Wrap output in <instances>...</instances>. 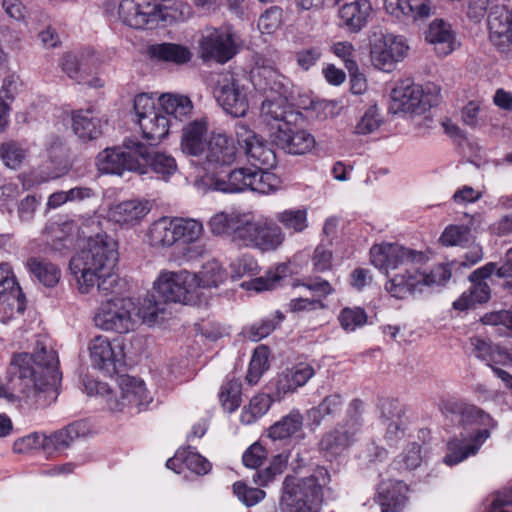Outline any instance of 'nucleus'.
<instances>
[{
    "label": "nucleus",
    "mask_w": 512,
    "mask_h": 512,
    "mask_svg": "<svg viewBox=\"0 0 512 512\" xmlns=\"http://www.w3.org/2000/svg\"><path fill=\"white\" fill-rule=\"evenodd\" d=\"M56 352L44 341L37 340L31 353L13 355L6 381H0V398L15 404L24 399L28 404L44 408L58 396L61 373Z\"/></svg>",
    "instance_id": "1"
},
{
    "label": "nucleus",
    "mask_w": 512,
    "mask_h": 512,
    "mask_svg": "<svg viewBox=\"0 0 512 512\" xmlns=\"http://www.w3.org/2000/svg\"><path fill=\"white\" fill-rule=\"evenodd\" d=\"M371 263L388 276L385 289L397 299H405L424 286L436 283L434 273L421 272L415 264L424 259L421 252L407 249L399 244L382 243L370 249Z\"/></svg>",
    "instance_id": "2"
},
{
    "label": "nucleus",
    "mask_w": 512,
    "mask_h": 512,
    "mask_svg": "<svg viewBox=\"0 0 512 512\" xmlns=\"http://www.w3.org/2000/svg\"><path fill=\"white\" fill-rule=\"evenodd\" d=\"M118 261L115 240L107 234L89 237L87 248L70 260V270L76 276L81 293L94 288L95 277L113 271Z\"/></svg>",
    "instance_id": "3"
},
{
    "label": "nucleus",
    "mask_w": 512,
    "mask_h": 512,
    "mask_svg": "<svg viewBox=\"0 0 512 512\" xmlns=\"http://www.w3.org/2000/svg\"><path fill=\"white\" fill-rule=\"evenodd\" d=\"M329 482L325 468H318L309 477H287L283 483L280 507L282 512H319L322 489Z\"/></svg>",
    "instance_id": "4"
},
{
    "label": "nucleus",
    "mask_w": 512,
    "mask_h": 512,
    "mask_svg": "<svg viewBox=\"0 0 512 512\" xmlns=\"http://www.w3.org/2000/svg\"><path fill=\"white\" fill-rule=\"evenodd\" d=\"M362 407L361 400L353 399L349 403L345 418L322 435L318 449L326 459H336L357 441L363 425Z\"/></svg>",
    "instance_id": "5"
},
{
    "label": "nucleus",
    "mask_w": 512,
    "mask_h": 512,
    "mask_svg": "<svg viewBox=\"0 0 512 512\" xmlns=\"http://www.w3.org/2000/svg\"><path fill=\"white\" fill-rule=\"evenodd\" d=\"M284 241L282 229L271 219H254L245 214L242 226L238 228L235 244L258 249L262 252L276 250Z\"/></svg>",
    "instance_id": "6"
},
{
    "label": "nucleus",
    "mask_w": 512,
    "mask_h": 512,
    "mask_svg": "<svg viewBox=\"0 0 512 512\" xmlns=\"http://www.w3.org/2000/svg\"><path fill=\"white\" fill-rule=\"evenodd\" d=\"M159 116L156 118V128H206L208 118L191 119L193 103L188 96L163 93L158 98Z\"/></svg>",
    "instance_id": "7"
},
{
    "label": "nucleus",
    "mask_w": 512,
    "mask_h": 512,
    "mask_svg": "<svg viewBox=\"0 0 512 512\" xmlns=\"http://www.w3.org/2000/svg\"><path fill=\"white\" fill-rule=\"evenodd\" d=\"M154 290L167 303L194 305L199 299L197 275L187 270L161 272L154 283Z\"/></svg>",
    "instance_id": "8"
},
{
    "label": "nucleus",
    "mask_w": 512,
    "mask_h": 512,
    "mask_svg": "<svg viewBox=\"0 0 512 512\" xmlns=\"http://www.w3.org/2000/svg\"><path fill=\"white\" fill-rule=\"evenodd\" d=\"M240 47L239 36L230 24L207 30V34L200 40L202 58L214 60L220 64L231 60L238 53Z\"/></svg>",
    "instance_id": "9"
},
{
    "label": "nucleus",
    "mask_w": 512,
    "mask_h": 512,
    "mask_svg": "<svg viewBox=\"0 0 512 512\" xmlns=\"http://www.w3.org/2000/svg\"><path fill=\"white\" fill-rule=\"evenodd\" d=\"M134 302L129 298H115L102 303L94 317L97 327L116 333H128L136 325Z\"/></svg>",
    "instance_id": "10"
},
{
    "label": "nucleus",
    "mask_w": 512,
    "mask_h": 512,
    "mask_svg": "<svg viewBox=\"0 0 512 512\" xmlns=\"http://www.w3.org/2000/svg\"><path fill=\"white\" fill-rule=\"evenodd\" d=\"M139 143L134 140H123L121 146L106 148L97 157V166L101 172L121 175L124 171L137 172Z\"/></svg>",
    "instance_id": "11"
},
{
    "label": "nucleus",
    "mask_w": 512,
    "mask_h": 512,
    "mask_svg": "<svg viewBox=\"0 0 512 512\" xmlns=\"http://www.w3.org/2000/svg\"><path fill=\"white\" fill-rule=\"evenodd\" d=\"M273 178L270 173L251 171L247 168H238L231 171L226 178H216L213 188L225 193H237L249 188L266 194L272 190L269 181Z\"/></svg>",
    "instance_id": "12"
},
{
    "label": "nucleus",
    "mask_w": 512,
    "mask_h": 512,
    "mask_svg": "<svg viewBox=\"0 0 512 512\" xmlns=\"http://www.w3.org/2000/svg\"><path fill=\"white\" fill-rule=\"evenodd\" d=\"M391 98L393 109L412 116L426 113L439 102L437 94L425 93L417 84L397 86L392 90Z\"/></svg>",
    "instance_id": "13"
},
{
    "label": "nucleus",
    "mask_w": 512,
    "mask_h": 512,
    "mask_svg": "<svg viewBox=\"0 0 512 512\" xmlns=\"http://www.w3.org/2000/svg\"><path fill=\"white\" fill-rule=\"evenodd\" d=\"M489 37L501 52L509 54L512 45V9L508 3L495 5L488 16Z\"/></svg>",
    "instance_id": "14"
},
{
    "label": "nucleus",
    "mask_w": 512,
    "mask_h": 512,
    "mask_svg": "<svg viewBox=\"0 0 512 512\" xmlns=\"http://www.w3.org/2000/svg\"><path fill=\"white\" fill-rule=\"evenodd\" d=\"M237 143L244 149L251 164L259 170L270 169L276 165V154L272 144L254 130H244L238 134Z\"/></svg>",
    "instance_id": "15"
},
{
    "label": "nucleus",
    "mask_w": 512,
    "mask_h": 512,
    "mask_svg": "<svg viewBox=\"0 0 512 512\" xmlns=\"http://www.w3.org/2000/svg\"><path fill=\"white\" fill-rule=\"evenodd\" d=\"M157 7L154 0H123L119 6V15L132 28L153 29L158 24Z\"/></svg>",
    "instance_id": "16"
},
{
    "label": "nucleus",
    "mask_w": 512,
    "mask_h": 512,
    "mask_svg": "<svg viewBox=\"0 0 512 512\" xmlns=\"http://www.w3.org/2000/svg\"><path fill=\"white\" fill-rule=\"evenodd\" d=\"M92 364L108 375H113L123 365V351L116 342L105 336H96L89 344Z\"/></svg>",
    "instance_id": "17"
},
{
    "label": "nucleus",
    "mask_w": 512,
    "mask_h": 512,
    "mask_svg": "<svg viewBox=\"0 0 512 512\" xmlns=\"http://www.w3.org/2000/svg\"><path fill=\"white\" fill-rule=\"evenodd\" d=\"M408 46L397 36L382 34L376 37L371 45V59L375 67L390 71L393 64L402 59Z\"/></svg>",
    "instance_id": "18"
},
{
    "label": "nucleus",
    "mask_w": 512,
    "mask_h": 512,
    "mask_svg": "<svg viewBox=\"0 0 512 512\" xmlns=\"http://www.w3.org/2000/svg\"><path fill=\"white\" fill-rule=\"evenodd\" d=\"M423 34L425 41L432 45L433 51L438 57H446L460 46L457 33L451 23L442 18L432 20Z\"/></svg>",
    "instance_id": "19"
},
{
    "label": "nucleus",
    "mask_w": 512,
    "mask_h": 512,
    "mask_svg": "<svg viewBox=\"0 0 512 512\" xmlns=\"http://www.w3.org/2000/svg\"><path fill=\"white\" fill-rule=\"evenodd\" d=\"M489 437V430L483 428L467 436L461 434L460 437L450 440L447 444L444 463L448 466H453L475 455Z\"/></svg>",
    "instance_id": "20"
},
{
    "label": "nucleus",
    "mask_w": 512,
    "mask_h": 512,
    "mask_svg": "<svg viewBox=\"0 0 512 512\" xmlns=\"http://www.w3.org/2000/svg\"><path fill=\"white\" fill-rule=\"evenodd\" d=\"M215 97L223 109L234 117H242L248 110V101L243 89L233 78H225L215 88Z\"/></svg>",
    "instance_id": "21"
},
{
    "label": "nucleus",
    "mask_w": 512,
    "mask_h": 512,
    "mask_svg": "<svg viewBox=\"0 0 512 512\" xmlns=\"http://www.w3.org/2000/svg\"><path fill=\"white\" fill-rule=\"evenodd\" d=\"M137 159L140 164L138 173L142 175L152 171L162 179H166L177 169L176 160L171 155L161 151L147 150L140 143Z\"/></svg>",
    "instance_id": "22"
},
{
    "label": "nucleus",
    "mask_w": 512,
    "mask_h": 512,
    "mask_svg": "<svg viewBox=\"0 0 512 512\" xmlns=\"http://www.w3.org/2000/svg\"><path fill=\"white\" fill-rule=\"evenodd\" d=\"M237 145V140L225 133L213 135L208 142L207 162L216 166L231 165L239 155Z\"/></svg>",
    "instance_id": "23"
},
{
    "label": "nucleus",
    "mask_w": 512,
    "mask_h": 512,
    "mask_svg": "<svg viewBox=\"0 0 512 512\" xmlns=\"http://www.w3.org/2000/svg\"><path fill=\"white\" fill-rule=\"evenodd\" d=\"M273 142L293 155L310 152L316 145L315 137L308 130H276Z\"/></svg>",
    "instance_id": "24"
},
{
    "label": "nucleus",
    "mask_w": 512,
    "mask_h": 512,
    "mask_svg": "<svg viewBox=\"0 0 512 512\" xmlns=\"http://www.w3.org/2000/svg\"><path fill=\"white\" fill-rule=\"evenodd\" d=\"M150 210L147 200H127L112 207L109 217L122 226L132 227L139 224Z\"/></svg>",
    "instance_id": "25"
},
{
    "label": "nucleus",
    "mask_w": 512,
    "mask_h": 512,
    "mask_svg": "<svg viewBox=\"0 0 512 512\" xmlns=\"http://www.w3.org/2000/svg\"><path fill=\"white\" fill-rule=\"evenodd\" d=\"M441 411L446 416H455L458 422L463 425L480 424L489 426L492 418L482 409L462 401H447L441 406Z\"/></svg>",
    "instance_id": "26"
},
{
    "label": "nucleus",
    "mask_w": 512,
    "mask_h": 512,
    "mask_svg": "<svg viewBox=\"0 0 512 512\" xmlns=\"http://www.w3.org/2000/svg\"><path fill=\"white\" fill-rule=\"evenodd\" d=\"M147 56L153 62L182 65L191 60L192 53L181 44L163 42L149 45Z\"/></svg>",
    "instance_id": "27"
},
{
    "label": "nucleus",
    "mask_w": 512,
    "mask_h": 512,
    "mask_svg": "<svg viewBox=\"0 0 512 512\" xmlns=\"http://www.w3.org/2000/svg\"><path fill=\"white\" fill-rule=\"evenodd\" d=\"M0 296L5 297L4 301L12 310L23 314L26 309L25 297L8 263L0 264Z\"/></svg>",
    "instance_id": "28"
},
{
    "label": "nucleus",
    "mask_w": 512,
    "mask_h": 512,
    "mask_svg": "<svg viewBox=\"0 0 512 512\" xmlns=\"http://www.w3.org/2000/svg\"><path fill=\"white\" fill-rule=\"evenodd\" d=\"M86 431L84 423L79 421L73 422L43 439L45 443L44 452L51 455L54 452L69 448L76 439L84 436Z\"/></svg>",
    "instance_id": "29"
},
{
    "label": "nucleus",
    "mask_w": 512,
    "mask_h": 512,
    "mask_svg": "<svg viewBox=\"0 0 512 512\" xmlns=\"http://www.w3.org/2000/svg\"><path fill=\"white\" fill-rule=\"evenodd\" d=\"M407 486L402 481H386L378 486V502L382 512H398L406 504Z\"/></svg>",
    "instance_id": "30"
},
{
    "label": "nucleus",
    "mask_w": 512,
    "mask_h": 512,
    "mask_svg": "<svg viewBox=\"0 0 512 512\" xmlns=\"http://www.w3.org/2000/svg\"><path fill=\"white\" fill-rule=\"evenodd\" d=\"M371 11L369 0H355L344 3L339 9V16L350 32H359L366 25Z\"/></svg>",
    "instance_id": "31"
},
{
    "label": "nucleus",
    "mask_w": 512,
    "mask_h": 512,
    "mask_svg": "<svg viewBox=\"0 0 512 512\" xmlns=\"http://www.w3.org/2000/svg\"><path fill=\"white\" fill-rule=\"evenodd\" d=\"M120 405L143 406L151 401V397L142 380L131 376H121L119 380Z\"/></svg>",
    "instance_id": "32"
},
{
    "label": "nucleus",
    "mask_w": 512,
    "mask_h": 512,
    "mask_svg": "<svg viewBox=\"0 0 512 512\" xmlns=\"http://www.w3.org/2000/svg\"><path fill=\"white\" fill-rule=\"evenodd\" d=\"M486 278H473L469 275L471 287L464 292L454 303L453 307L457 310H466L474 307L476 304H482L490 299V287L485 282Z\"/></svg>",
    "instance_id": "33"
},
{
    "label": "nucleus",
    "mask_w": 512,
    "mask_h": 512,
    "mask_svg": "<svg viewBox=\"0 0 512 512\" xmlns=\"http://www.w3.org/2000/svg\"><path fill=\"white\" fill-rule=\"evenodd\" d=\"M343 397L339 393L325 396L315 407L307 411V418L312 425L318 427L326 418L333 419L340 414L343 408Z\"/></svg>",
    "instance_id": "34"
},
{
    "label": "nucleus",
    "mask_w": 512,
    "mask_h": 512,
    "mask_svg": "<svg viewBox=\"0 0 512 512\" xmlns=\"http://www.w3.org/2000/svg\"><path fill=\"white\" fill-rule=\"evenodd\" d=\"M146 237L153 247L168 248L176 244L173 219L161 217L154 221L148 228Z\"/></svg>",
    "instance_id": "35"
},
{
    "label": "nucleus",
    "mask_w": 512,
    "mask_h": 512,
    "mask_svg": "<svg viewBox=\"0 0 512 512\" xmlns=\"http://www.w3.org/2000/svg\"><path fill=\"white\" fill-rule=\"evenodd\" d=\"M244 218L245 214L220 212L210 218L208 226L213 235H228L235 243L236 232L242 226Z\"/></svg>",
    "instance_id": "36"
},
{
    "label": "nucleus",
    "mask_w": 512,
    "mask_h": 512,
    "mask_svg": "<svg viewBox=\"0 0 512 512\" xmlns=\"http://www.w3.org/2000/svg\"><path fill=\"white\" fill-rule=\"evenodd\" d=\"M166 314L167 302H164L159 298L158 294L154 292L153 294H148L143 299L137 313H134L133 316L135 319L136 317L142 319L143 323L151 326L158 323L160 320H164Z\"/></svg>",
    "instance_id": "37"
},
{
    "label": "nucleus",
    "mask_w": 512,
    "mask_h": 512,
    "mask_svg": "<svg viewBox=\"0 0 512 512\" xmlns=\"http://www.w3.org/2000/svg\"><path fill=\"white\" fill-rule=\"evenodd\" d=\"M157 23L172 24L189 19L193 15L192 7L181 0H162L157 3Z\"/></svg>",
    "instance_id": "38"
},
{
    "label": "nucleus",
    "mask_w": 512,
    "mask_h": 512,
    "mask_svg": "<svg viewBox=\"0 0 512 512\" xmlns=\"http://www.w3.org/2000/svg\"><path fill=\"white\" fill-rule=\"evenodd\" d=\"M49 162L44 167L45 180L56 179L70 169L68 149L61 143H54L48 150Z\"/></svg>",
    "instance_id": "39"
},
{
    "label": "nucleus",
    "mask_w": 512,
    "mask_h": 512,
    "mask_svg": "<svg viewBox=\"0 0 512 512\" xmlns=\"http://www.w3.org/2000/svg\"><path fill=\"white\" fill-rule=\"evenodd\" d=\"M302 427V415L298 411H291L269 427L268 437L272 440H284L300 433Z\"/></svg>",
    "instance_id": "40"
},
{
    "label": "nucleus",
    "mask_w": 512,
    "mask_h": 512,
    "mask_svg": "<svg viewBox=\"0 0 512 512\" xmlns=\"http://www.w3.org/2000/svg\"><path fill=\"white\" fill-rule=\"evenodd\" d=\"M26 266L30 273L44 286L54 287L60 280L59 268L43 258L31 257Z\"/></svg>",
    "instance_id": "41"
},
{
    "label": "nucleus",
    "mask_w": 512,
    "mask_h": 512,
    "mask_svg": "<svg viewBox=\"0 0 512 512\" xmlns=\"http://www.w3.org/2000/svg\"><path fill=\"white\" fill-rule=\"evenodd\" d=\"M172 219L176 243H195L203 235L204 227L201 221L183 217H174Z\"/></svg>",
    "instance_id": "42"
},
{
    "label": "nucleus",
    "mask_w": 512,
    "mask_h": 512,
    "mask_svg": "<svg viewBox=\"0 0 512 512\" xmlns=\"http://www.w3.org/2000/svg\"><path fill=\"white\" fill-rule=\"evenodd\" d=\"M265 95V100L291 99L292 91L289 87V81L273 71H267L264 76V85L261 86Z\"/></svg>",
    "instance_id": "43"
},
{
    "label": "nucleus",
    "mask_w": 512,
    "mask_h": 512,
    "mask_svg": "<svg viewBox=\"0 0 512 512\" xmlns=\"http://www.w3.org/2000/svg\"><path fill=\"white\" fill-rule=\"evenodd\" d=\"M476 216L470 217L469 224L466 225H449L445 228L442 235L440 236V242L444 246H465L470 242L471 239V229L473 225V221H475Z\"/></svg>",
    "instance_id": "44"
},
{
    "label": "nucleus",
    "mask_w": 512,
    "mask_h": 512,
    "mask_svg": "<svg viewBox=\"0 0 512 512\" xmlns=\"http://www.w3.org/2000/svg\"><path fill=\"white\" fill-rule=\"evenodd\" d=\"M134 111L137 123L141 128L147 125L156 127V118L159 116V108L156 109L153 100L147 94H138L134 99Z\"/></svg>",
    "instance_id": "45"
},
{
    "label": "nucleus",
    "mask_w": 512,
    "mask_h": 512,
    "mask_svg": "<svg viewBox=\"0 0 512 512\" xmlns=\"http://www.w3.org/2000/svg\"><path fill=\"white\" fill-rule=\"evenodd\" d=\"M315 371L312 366L308 364H299L283 379L279 380V389L286 392H293L298 387L305 385L308 380L314 375Z\"/></svg>",
    "instance_id": "46"
},
{
    "label": "nucleus",
    "mask_w": 512,
    "mask_h": 512,
    "mask_svg": "<svg viewBox=\"0 0 512 512\" xmlns=\"http://www.w3.org/2000/svg\"><path fill=\"white\" fill-rule=\"evenodd\" d=\"M71 120L74 128H100L109 125L106 115L92 107L72 111Z\"/></svg>",
    "instance_id": "47"
},
{
    "label": "nucleus",
    "mask_w": 512,
    "mask_h": 512,
    "mask_svg": "<svg viewBox=\"0 0 512 512\" xmlns=\"http://www.w3.org/2000/svg\"><path fill=\"white\" fill-rule=\"evenodd\" d=\"M197 275L199 290L201 288L217 287L226 280V271L216 260L208 261L202 266Z\"/></svg>",
    "instance_id": "48"
},
{
    "label": "nucleus",
    "mask_w": 512,
    "mask_h": 512,
    "mask_svg": "<svg viewBox=\"0 0 512 512\" xmlns=\"http://www.w3.org/2000/svg\"><path fill=\"white\" fill-rule=\"evenodd\" d=\"M512 357L507 349L501 348L500 346H494L491 353V358L488 360V365L492 368L493 372L499 377L506 386L512 387V376L503 367L510 366Z\"/></svg>",
    "instance_id": "49"
},
{
    "label": "nucleus",
    "mask_w": 512,
    "mask_h": 512,
    "mask_svg": "<svg viewBox=\"0 0 512 512\" xmlns=\"http://www.w3.org/2000/svg\"><path fill=\"white\" fill-rule=\"evenodd\" d=\"M272 399L268 394L254 396L241 413V422L251 424L262 417L270 408Z\"/></svg>",
    "instance_id": "50"
},
{
    "label": "nucleus",
    "mask_w": 512,
    "mask_h": 512,
    "mask_svg": "<svg viewBox=\"0 0 512 512\" xmlns=\"http://www.w3.org/2000/svg\"><path fill=\"white\" fill-rule=\"evenodd\" d=\"M205 130H187L181 141L182 151L188 155L199 156L208 152V142L204 136Z\"/></svg>",
    "instance_id": "51"
},
{
    "label": "nucleus",
    "mask_w": 512,
    "mask_h": 512,
    "mask_svg": "<svg viewBox=\"0 0 512 512\" xmlns=\"http://www.w3.org/2000/svg\"><path fill=\"white\" fill-rule=\"evenodd\" d=\"M282 312L276 311L275 314L262 319L259 323L252 325L248 332V338L252 341H259L267 337L284 320Z\"/></svg>",
    "instance_id": "52"
},
{
    "label": "nucleus",
    "mask_w": 512,
    "mask_h": 512,
    "mask_svg": "<svg viewBox=\"0 0 512 512\" xmlns=\"http://www.w3.org/2000/svg\"><path fill=\"white\" fill-rule=\"evenodd\" d=\"M289 272V266L285 263L279 264L275 271H269L265 276L258 277L251 281L250 288L257 291H265L274 289L280 280Z\"/></svg>",
    "instance_id": "53"
},
{
    "label": "nucleus",
    "mask_w": 512,
    "mask_h": 512,
    "mask_svg": "<svg viewBox=\"0 0 512 512\" xmlns=\"http://www.w3.org/2000/svg\"><path fill=\"white\" fill-rule=\"evenodd\" d=\"M492 276L503 279L505 281L503 286L508 285L510 283L509 279L512 277V262L507 260L500 266L497 263L490 262L472 272L473 278L480 277L487 279Z\"/></svg>",
    "instance_id": "54"
},
{
    "label": "nucleus",
    "mask_w": 512,
    "mask_h": 512,
    "mask_svg": "<svg viewBox=\"0 0 512 512\" xmlns=\"http://www.w3.org/2000/svg\"><path fill=\"white\" fill-rule=\"evenodd\" d=\"M268 349L265 346L257 347L251 358L246 380L250 385L258 382L263 372L268 368Z\"/></svg>",
    "instance_id": "55"
},
{
    "label": "nucleus",
    "mask_w": 512,
    "mask_h": 512,
    "mask_svg": "<svg viewBox=\"0 0 512 512\" xmlns=\"http://www.w3.org/2000/svg\"><path fill=\"white\" fill-rule=\"evenodd\" d=\"M277 220L286 229L299 233L304 231L307 226V212L303 209L285 210L277 215Z\"/></svg>",
    "instance_id": "56"
},
{
    "label": "nucleus",
    "mask_w": 512,
    "mask_h": 512,
    "mask_svg": "<svg viewBox=\"0 0 512 512\" xmlns=\"http://www.w3.org/2000/svg\"><path fill=\"white\" fill-rule=\"evenodd\" d=\"M219 397L223 408L229 413L234 412L241 403V384L237 381L227 382L222 386Z\"/></svg>",
    "instance_id": "57"
},
{
    "label": "nucleus",
    "mask_w": 512,
    "mask_h": 512,
    "mask_svg": "<svg viewBox=\"0 0 512 512\" xmlns=\"http://www.w3.org/2000/svg\"><path fill=\"white\" fill-rule=\"evenodd\" d=\"M0 157L7 167L16 169L25 159L26 151L16 142L9 141L0 146Z\"/></svg>",
    "instance_id": "58"
},
{
    "label": "nucleus",
    "mask_w": 512,
    "mask_h": 512,
    "mask_svg": "<svg viewBox=\"0 0 512 512\" xmlns=\"http://www.w3.org/2000/svg\"><path fill=\"white\" fill-rule=\"evenodd\" d=\"M339 321L343 329L354 331L356 328L363 326L367 322V314L360 307L344 308L339 315Z\"/></svg>",
    "instance_id": "59"
},
{
    "label": "nucleus",
    "mask_w": 512,
    "mask_h": 512,
    "mask_svg": "<svg viewBox=\"0 0 512 512\" xmlns=\"http://www.w3.org/2000/svg\"><path fill=\"white\" fill-rule=\"evenodd\" d=\"M445 132L463 155L472 156L480 151L478 142L468 137L465 130H445Z\"/></svg>",
    "instance_id": "60"
},
{
    "label": "nucleus",
    "mask_w": 512,
    "mask_h": 512,
    "mask_svg": "<svg viewBox=\"0 0 512 512\" xmlns=\"http://www.w3.org/2000/svg\"><path fill=\"white\" fill-rule=\"evenodd\" d=\"M84 66L74 54L67 53L62 58L63 71L78 83L84 82V78L89 75Z\"/></svg>",
    "instance_id": "61"
},
{
    "label": "nucleus",
    "mask_w": 512,
    "mask_h": 512,
    "mask_svg": "<svg viewBox=\"0 0 512 512\" xmlns=\"http://www.w3.org/2000/svg\"><path fill=\"white\" fill-rule=\"evenodd\" d=\"M287 458L282 454L274 457L272 464L263 471H257L253 475V480L260 485H267L276 475L283 472L286 466Z\"/></svg>",
    "instance_id": "62"
},
{
    "label": "nucleus",
    "mask_w": 512,
    "mask_h": 512,
    "mask_svg": "<svg viewBox=\"0 0 512 512\" xmlns=\"http://www.w3.org/2000/svg\"><path fill=\"white\" fill-rule=\"evenodd\" d=\"M182 464L197 475H205L211 470L210 462L194 451H183Z\"/></svg>",
    "instance_id": "63"
},
{
    "label": "nucleus",
    "mask_w": 512,
    "mask_h": 512,
    "mask_svg": "<svg viewBox=\"0 0 512 512\" xmlns=\"http://www.w3.org/2000/svg\"><path fill=\"white\" fill-rule=\"evenodd\" d=\"M233 492L247 506H253L265 497L263 490L248 487L243 482H236L233 485Z\"/></svg>",
    "instance_id": "64"
}]
</instances>
